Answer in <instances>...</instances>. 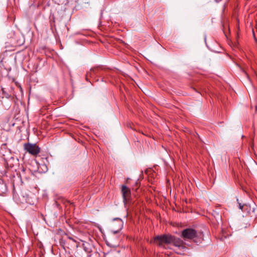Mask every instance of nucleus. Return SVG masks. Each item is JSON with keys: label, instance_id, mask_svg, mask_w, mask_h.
<instances>
[{"label": "nucleus", "instance_id": "f257e3e1", "mask_svg": "<svg viewBox=\"0 0 257 257\" xmlns=\"http://www.w3.org/2000/svg\"><path fill=\"white\" fill-rule=\"evenodd\" d=\"M173 236L171 235L164 234L159 235L155 237L154 242L159 246H163L164 244L172 243Z\"/></svg>", "mask_w": 257, "mask_h": 257}, {"label": "nucleus", "instance_id": "f03ea898", "mask_svg": "<svg viewBox=\"0 0 257 257\" xmlns=\"http://www.w3.org/2000/svg\"><path fill=\"white\" fill-rule=\"evenodd\" d=\"M182 236L184 240H191L197 236L196 230L193 228H186L182 232Z\"/></svg>", "mask_w": 257, "mask_h": 257}, {"label": "nucleus", "instance_id": "7ed1b4c3", "mask_svg": "<svg viewBox=\"0 0 257 257\" xmlns=\"http://www.w3.org/2000/svg\"><path fill=\"white\" fill-rule=\"evenodd\" d=\"M24 149L29 154L34 156L37 155L40 152V148L36 144H26L24 145Z\"/></svg>", "mask_w": 257, "mask_h": 257}, {"label": "nucleus", "instance_id": "20e7f679", "mask_svg": "<svg viewBox=\"0 0 257 257\" xmlns=\"http://www.w3.org/2000/svg\"><path fill=\"white\" fill-rule=\"evenodd\" d=\"M63 243L64 245L69 249L75 247H77L79 245L78 242L70 236L67 237V238L64 240Z\"/></svg>", "mask_w": 257, "mask_h": 257}, {"label": "nucleus", "instance_id": "39448f33", "mask_svg": "<svg viewBox=\"0 0 257 257\" xmlns=\"http://www.w3.org/2000/svg\"><path fill=\"white\" fill-rule=\"evenodd\" d=\"M121 193L123 196V201L125 202L130 198L131 195V190L125 185L121 186Z\"/></svg>", "mask_w": 257, "mask_h": 257}, {"label": "nucleus", "instance_id": "423d86ee", "mask_svg": "<svg viewBox=\"0 0 257 257\" xmlns=\"http://www.w3.org/2000/svg\"><path fill=\"white\" fill-rule=\"evenodd\" d=\"M239 208L241 209V210L245 213L246 215L250 214L251 212H253L254 211V207H251L250 205L248 204H243L241 205L239 204Z\"/></svg>", "mask_w": 257, "mask_h": 257}, {"label": "nucleus", "instance_id": "0eeeda50", "mask_svg": "<svg viewBox=\"0 0 257 257\" xmlns=\"http://www.w3.org/2000/svg\"><path fill=\"white\" fill-rule=\"evenodd\" d=\"M116 224L118 225V228L116 230H113L114 233H116L118 232L122 228L123 222L122 220L120 219H116L115 221L113 223L112 226L114 227L116 226Z\"/></svg>", "mask_w": 257, "mask_h": 257}, {"label": "nucleus", "instance_id": "6e6552de", "mask_svg": "<svg viewBox=\"0 0 257 257\" xmlns=\"http://www.w3.org/2000/svg\"><path fill=\"white\" fill-rule=\"evenodd\" d=\"M172 243L175 246L185 247L184 245V242L180 238H175L173 236V241Z\"/></svg>", "mask_w": 257, "mask_h": 257}, {"label": "nucleus", "instance_id": "1a4fd4ad", "mask_svg": "<svg viewBox=\"0 0 257 257\" xmlns=\"http://www.w3.org/2000/svg\"><path fill=\"white\" fill-rule=\"evenodd\" d=\"M97 69L96 68H93V69H90V71L88 72L87 74H86V77H88V76H92V72H95V71Z\"/></svg>", "mask_w": 257, "mask_h": 257}, {"label": "nucleus", "instance_id": "9d476101", "mask_svg": "<svg viewBox=\"0 0 257 257\" xmlns=\"http://www.w3.org/2000/svg\"><path fill=\"white\" fill-rule=\"evenodd\" d=\"M5 89H8L10 91H13V90L14 89V88L12 86H11L10 87V88H9L8 87H2V91H3V92H4V90Z\"/></svg>", "mask_w": 257, "mask_h": 257}, {"label": "nucleus", "instance_id": "9b49d317", "mask_svg": "<svg viewBox=\"0 0 257 257\" xmlns=\"http://www.w3.org/2000/svg\"><path fill=\"white\" fill-rule=\"evenodd\" d=\"M221 1V0H215V1L217 2H219Z\"/></svg>", "mask_w": 257, "mask_h": 257}]
</instances>
